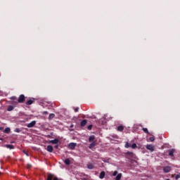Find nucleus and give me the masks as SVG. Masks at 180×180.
Here are the masks:
<instances>
[{
  "mask_svg": "<svg viewBox=\"0 0 180 180\" xmlns=\"http://www.w3.org/2000/svg\"><path fill=\"white\" fill-rule=\"evenodd\" d=\"M14 131H15V133H20V129H18V128H17V129H15L14 130Z\"/></svg>",
  "mask_w": 180,
  "mask_h": 180,
  "instance_id": "c85d7f7f",
  "label": "nucleus"
},
{
  "mask_svg": "<svg viewBox=\"0 0 180 180\" xmlns=\"http://www.w3.org/2000/svg\"><path fill=\"white\" fill-rule=\"evenodd\" d=\"M87 129H88V130H92V125H89V126L87 127Z\"/></svg>",
  "mask_w": 180,
  "mask_h": 180,
  "instance_id": "473e14b6",
  "label": "nucleus"
},
{
  "mask_svg": "<svg viewBox=\"0 0 180 180\" xmlns=\"http://www.w3.org/2000/svg\"><path fill=\"white\" fill-rule=\"evenodd\" d=\"M0 175H2V173L0 172Z\"/></svg>",
  "mask_w": 180,
  "mask_h": 180,
  "instance_id": "79ce46f5",
  "label": "nucleus"
},
{
  "mask_svg": "<svg viewBox=\"0 0 180 180\" xmlns=\"http://www.w3.org/2000/svg\"><path fill=\"white\" fill-rule=\"evenodd\" d=\"M87 168H88V169H94V165H92V164H89V165H87Z\"/></svg>",
  "mask_w": 180,
  "mask_h": 180,
  "instance_id": "393cba45",
  "label": "nucleus"
},
{
  "mask_svg": "<svg viewBox=\"0 0 180 180\" xmlns=\"http://www.w3.org/2000/svg\"><path fill=\"white\" fill-rule=\"evenodd\" d=\"M75 147H77V143H69V148H70V150H75Z\"/></svg>",
  "mask_w": 180,
  "mask_h": 180,
  "instance_id": "0eeeda50",
  "label": "nucleus"
},
{
  "mask_svg": "<svg viewBox=\"0 0 180 180\" xmlns=\"http://www.w3.org/2000/svg\"><path fill=\"white\" fill-rule=\"evenodd\" d=\"M117 130H118V131H123V130H124V127H123V126H119L118 127H117Z\"/></svg>",
  "mask_w": 180,
  "mask_h": 180,
  "instance_id": "aec40b11",
  "label": "nucleus"
},
{
  "mask_svg": "<svg viewBox=\"0 0 180 180\" xmlns=\"http://www.w3.org/2000/svg\"><path fill=\"white\" fill-rule=\"evenodd\" d=\"M53 180H58V178L54 177V178H53Z\"/></svg>",
  "mask_w": 180,
  "mask_h": 180,
  "instance_id": "58836bf2",
  "label": "nucleus"
},
{
  "mask_svg": "<svg viewBox=\"0 0 180 180\" xmlns=\"http://www.w3.org/2000/svg\"><path fill=\"white\" fill-rule=\"evenodd\" d=\"M142 130L144 131V133H146V134H150V132H148V129L147 128H143Z\"/></svg>",
  "mask_w": 180,
  "mask_h": 180,
  "instance_id": "a878e982",
  "label": "nucleus"
},
{
  "mask_svg": "<svg viewBox=\"0 0 180 180\" xmlns=\"http://www.w3.org/2000/svg\"><path fill=\"white\" fill-rule=\"evenodd\" d=\"M34 101H33V100H29L27 101L26 105H32L34 103Z\"/></svg>",
  "mask_w": 180,
  "mask_h": 180,
  "instance_id": "a211bd4d",
  "label": "nucleus"
},
{
  "mask_svg": "<svg viewBox=\"0 0 180 180\" xmlns=\"http://www.w3.org/2000/svg\"><path fill=\"white\" fill-rule=\"evenodd\" d=\"M49 143L51 144H58V143H60V141H58V139H55L53 140L49 141Z\"/></svg>",
  "mask_w": 180,
  "mask_h": 180,
  "instance_id": "423d86ee",
  "label": "nucleus"
},
{
  "mask_svg": "<svg viewBox=\"0 0 180 180\" xmlns=\"http://www.w3.org/2000/svg\"><path fill=\"white\" fill-rule=\"evenodd\" d=\"M10 99H11V101H16V96H11V97L10 98Z\"/></svg>",
  "mask_w": 180,
  "mask_h": 180,
  "instance_id": "c756f323",
  "label": "nucleus"
},
{
  "mask_svg": "<svg viewBox=\"0 0 180 180\" xmlns=\"http://www.w3.org/2000/svg\"><path fill=\"white\" fill-rule=\"evenodd\" d=\"M27 169H30V168H32V165L30 164H27L26 166Z\"/></svg>",
  "mask_w": 180,
  "mask_h": 180,
  "instance_id": "cd10ccee",
  "label": "nucleus"
},
{
  "mask_svg": "<svg viewBox=\"0 0 180 180\" xmlns=\"http://www.w3.org/2000/svg\"><path fill=\"white\" fill-rule=\"evenodd\" d=\"M86 120H83L81 122H80V126L81 127H84L86 124Z\"/></svg>",
  "mask_w": 180,
  "mask_h": 180,
  "instance_id": "ddd939ff",
  "label": "nucleus"
},
{
  "mask_svg": "<svg viewBox=\"0 0 180 180\" xmlns=\"http://www.w3.org/2000/svg\"><path fill=\"white\" fill-rule=\"evenodd\" d=\"M131 148H133V149L137 148V144L133 143V144L131 145Z\"/></svg>",
  "mask_w": 180,
  "mask_h": 180,
  "instance_id": "bb28decb",
  "label": "nucleus"
},
{
  "mask_svg": "<svg viewBox=\"0 0 180 180\" xmlns=\"http://www.w3.org/2000/svg\"><path fill=\"white\" fill-rule=\"evenodd\" d=\"M5 147H6V148H9L10 150H13L15 148V146H13V145L9 144L6 145Z\"/></svg>",
  "mask_w": 180,
  "mask_h": 180,
  "instance_id": "f3484780",
  "label": "nucleus"
},
{
  "mask_svg": "<svg viewBox=\"0 0 180 180\" xmlns=\"http://www.w3.org/2000/svg\"><path fill=\"white\" fill-rule=\"evenodd\" d=\"M116 175H117V171H115L112 174L113 176H116Z\"/></svg>",
  "mask_w": 180,
  "mask_h": 180,
  "instance_id": "f704fd0d",
  "label": "nucleus"
},
{
  "mask_svg": "<svg viewBox=\"0 0 180 180\" xmlns=\"http://www.w3.org/2000/svg\"><path fill=\"white\" fill-rule=\"evenodd\" d=\"M124 147L125 148H130V147H131V144H130L129 142H126Z\"/></svg>",
  "mask_w": 180,
  "mask_h": 180,
  "instance_id": "4be33fe9",
  "label": "nucleus"
},
{
  "mask_svg": "<svg viewBox=\"0 0 180 180\" xmlns=\"http://www.w3.org/2000/svg\"><path fill=\"white\" fill-rule=\"evenodd\" d=\"M25 102V95L21 94L20 95L18 99V103H23Z\"/></svg>",
  "mask_w": 180,
  "mask_h": 180,
  "instance_id": "f03ea898",
  "label": "nucleus"
},
{
  "mask_svg": "<svg viewBox=\"0 0 180 180\" xmlns=\"http://www.w3.org/2000/svg\"><path fill=\"white\" fill-rule=\"evenodd\" d=\"M65 164L66 165H70L71 164V161L70 160V159L67 158L65 160Z\"/></svg>",
  "mask_w": 180,
  "mask_h": 180,
  "instance_id": "6ab92c4d",
  "label": "nucleus"
},
{
  "mask_svg": "<svg viewBox=\"0 0 180 180\" xmlns=\"http://www.w3.org/2000/svg\"><path fill=\"white\" fill-rule=\"evenodd\" d=\"M171 167L166 166L163 167V172H165V174H168V172H171Z\"/></svg>",
  "mask_w": 180,
  "mask_h": 180,
  "instance_id": "20e7f679",
  "label": "nucleus"
},
{
  "mask_svg": "<svg viewBox=\"0 0 180 180\" xmlns=\"http://www.w3.org/2000/svg\"><path fill=\"white\" fill-rule=\"evenodd\" d=\"M180 178V173L175 176V179L178 180Z\"/></svg>",
  "mask_w": 180,
  "mask_h": 180,
  "instance_id": "2f4dec72",
  "label": "nucleus"
},
{
  "mask_svg": "<svg viewBox=\"0 0 180 180\" xmlns=\"http://www.w3.org/2000/svg\"><path fill=\"white\" fill-rule=\"evenodd\" d=\"M11 105H12V106H13V108H16V106H18V103H19L18 101H10Z\"/></svg>",
  "mask_w": 180,
  "mask_h": 180,
  "instance_id": "1a4fd4ad",
  "label": "nucleus"
},
{
  "mask_svg": "<svg viewBox=\"0 0 180 180\" xmlns=\"http://www.w3.org/2000/svg\"><path fill=\"white\" fill-rule=\"evenodd\" d=\"M165 180H170L169 179H165Z\"/></svg>",
  "mask_w": 180,
  "mask_h": 180,
  "instance_id": "37998d69",
  "label": "nucleus"
},
{
  "mask_svg": "<svg viewBox=\"0 0 180 180\" xmlns=\"http://www.w3.org/2000/svg\"><path fill=\"white\" fill-rule=\"evenodd\" d=\"M174 177H175V174H172V178H174Z\"/></svg>",
  "mask_w": 180,
  "mask_h": 180,
  "instance_id": "ea45409f",
  "label": "nucleus"
},
{
  "mask_svg": "<svg viewBox=\"0 0 180 180\" xmlns=\"http://www.w3.org/2000/svg\"><path fill=\"white\" fill-rule=\"evenodd\" d=\"M120 179H122V174L121 173L118 174L115 178V180H120Z\"/></svg>",
  "mask_w": 180,
  "mask_h": 180,
  "instance_id": "5701e85b",
  "label": "nucleus"
},
{
  "mask_svg": "<svg viewBox=\"0 0 180 180\" xmlns=\"http://www.w3.org/2000/svg\"><path fill=\"white\" fill-rule=\"evenodd\" d=\"M150 141L153 142L155 140V138L153 136H151L149 138Z\"/></svg>",
  "mask_w": 180,
  "mask_h": 180,
  "instance_id": "7c9ffc66",
  "label": "nucleus"
},
{
  "mask_svg": "<svg viewBox=\"0 0 180 180\" xmlns=\"http://www.w3.org/2000/svg\"><path fill=\"white\" fill-rule=\"evenodd\" d=\"M94 140H95V136H94V135L90 136L89 138V143L94 142Z\"/></svg>",
  "mask_w": 180,
  "mask_h": 180,
  "instance_id": "4468645a",
  "label": "nucleus"
},
{
  "mask_svg": "<svg viewBox=\"0 0 180 180\" xmlns=\"http://www.w3.org/2000/svg\"><path fill=\"white\" fill-rule=\"evenodd\" d=\"M24 154L26 155L27 157H29V154L27 153V152L26 150H23Z\"/></svg>",
  "mask_w": 180,
  "mask_h": 180,
  "instance_id": "c9c22d12",
  "label": "nucleus"
},
{
  "mask_svg": "<svg viewBox=\"0 0 180 180\" xmlns=\"http://www.w3.org/2000/svg\"><path fill=\"white\" fill-rule=\"evenodd\" d=\"M34 126H36V121H32L30 123L27 124V127H28V129H30L32 127H34Z\"/></svg>",
  "mask_w": 180,
  "mask_h": 180,
  "instance_id": "7ed1b4c3",
  "label": "nucleus"
},
{
  "mask_svg": "<svg viewBox=\"0 0 180 180\" xmlns=\"http://www.w3.org/2000/svg\"><path fill=\"white\" fill-rule=\"evenodd\" d=\"M175 153V149H171L169 150V157H174V153Z\"/></svg>",
  "mask_w": 180,
  "mask_h": 180,
  "instance_id": "9b49d317",
  "label": "nucleus"
},
{
  "mask_svg": "<svg viewBox=\"0 0 180 180\" xmlns=\"http://www.w3.org/2000/svg\"><path fill=\"white\" fill-rule=\"evenodd\" d=\"M43 115H49V112H47V111H44V112H43Z\"/></svg>",
  "mask_w": 180,
  "mask_h": 180,
  "instance_id": "e433bc0d",
  "label": "nucleus"
},
{
  "mask_svg": "<svg viewBox=\"0 0 180 180\" xmlns=\"http://www.w3.org/2000/svg\"><path fill=\"white\" fill-rule=\"evenodd\" d=\"M56 116V115H54L53 113H51L49 116V120H51V119H54V117Z\"/></svg>",
  "mask_w": 180,
  "mask_h": 180,
  "instance_id": "412c9836",
  "label": "nucleus"
},
{
  "mask_svg": "<svg viewBox=\"0 0 180 180\" xmlns=\"http://www.w3.org/2000/svg\"><path fill=\"white\" fill-rule=\"evenodd\" d=\"M125 155L128 160H131V158H135L136 155L133 152L128 151L125 153Z\"/></svg>",
  "mask_w": 180,
  "mask_h": 180,
  "instance_id": "f257e3e1",
  "label": "nucleus"
},
{
  "mask_svg": "<svg viewBox=\"0 0 180 180\" xmlns=\"http://www.w3.org/2000/svg\"><path fill=\"white\" fill-rule=\"evenodd\" d=\"M95 146H96V141L91 142V143L89 146V148H90V150H92V148H94Z\"/></svg>",
  "mask_w": 180,
  "mask_h": 180,
  "instance_id": "6e6552de",
  "label": "nucleus"
},
{
  "mask_svg": "<svg viewBox=\"0 0 180 180\" xmlns=\"http://www.w3.org/2000/svg\"><path fill=\"white\" fill-rule=\"evenodd\" d=\"M54 148H58V145H56L55 146H54Z\"/></svg>",
  "mask_w": 180,
  "mask_h": 180,
  "instance_id": "4c0bfd02",
  "label": "nucleus"
},
{
  "mask_svg": "<svg viewBox=\"0 0 180 180\" xmlns=\"http://www.w3.org/2000/svg\"><path fill=\"white\" fill-rule=\"evenodd\" d=\"M74 110L75 112H78V110H79V108L77 107L75 108H74Z\"/></svg>",
  "mask_w": 180,
  "mask_h": 180,
  "instance_id": "72a5a7b5",
  "label": "nucleus"
},
{
  "mask_svg": "<svg viewBox=\"0 0 180 180\" xmlns=\"http://www.w3.org/2000/svg\"><path fill=\"white\" fill-rule=\"evenodd\" d=\"M74 127V125H71V126H70V127Z\"/></svg>",
  "mask_w": 180,
  "mask_h": 180,
  "instance_id": "a19ab883",
  "label": "nucleus"
},
{
  "mask_svg": "<svg viewBox=\"0 0 180 180\" xmlns=\"http://www.w3.org/2000/svg\"><path fill=\"white\" fill-rule=\"evenodd\" d=\"M146 148L149 150V151H151L152 153L153 151H154V150H155V147H154V146L153 145H147Z\"/></svg>",
  "mask_w": 180,
  "mask_h": 180,
  "instance_id": "39448f33",
  "label": "nucleus"
},
{
  "mask_svg": "<svg viewBox=\"0 0 180 180\" xmlns=\"http://www.w3.org/2000/svg\"><path fill=\"white\" fill-rule=\"evenodd\" d=\"M11 132V128L7 127L4 129V133H6L7 134Z\"/></svg>",
  "mask_w": 180,
  "mask_h": 180,
  "instance_id": "b1692460",
  "label": "nucleus"
},
{
  "mask_svg": "<svg viewBox=\"0 0 180 180\" xmlns=\"http://www.w3.org/2000/svg\"><path fill=\"white\" fill-rule=\"evenodd\" d=\"M53 178H54V174H49L47 176L46 180H53Z\"/></svg>",
  "mask_w": 180,
  "mask_h": 180,
  "instance_id": "2eb2a0df",
  "label": "nucleus"
},
{
  "mask_svg": "<svg viewBox=\"0 0 180 180\" xmlns=\"http://www.w3.org/2000/svg\"><path fill=\"white\" fill-rule=\"evenodd\" d=\"M105 175H106V174L105 173V172H101L100 173V175H99V178L100 179H103L105 178Z\"/></svg>",
  "mask_w": 180,
  "mask_h": 180,
  "instance_id": "f8f14e48",
  "label": "nucleus"
},
{
  "mask_svg": "<svg viewBox=\"0 0 180 180\" xmlns=\"http://www.w3.org/2000/svg\"><path fill=\"white\" fill-rule=\"evenodd\" d=\"M13 109H15V107H13V105H8V107L7 108V111L12 112V110H13Z\"/></svg>",
  "mask_w": 180,
  "mask_h": 180,
  "instance_id": "dca6fc26",
  "label": "nucleus"
},
{
  "mask_svg": "<svg viewBox=\"0 0 180 180\" xmlns=\"http://www.w3.org/2000/svg\"><path fill=\"white\" fill-rule=\"evenodd\" d=\"M46 150H47L49 153H53V147L51 146V145H49V146H47Z\"/></svg>",
  "mask_w": 180,
  "mask_h": 180,
  "instance_id": "9d476101",
  "label": "nucleus"
}]
</instances>
